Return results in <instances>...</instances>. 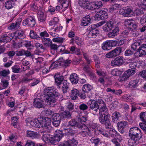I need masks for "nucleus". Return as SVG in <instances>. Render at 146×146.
Returning <instances> with one entry per match:
<instances>
[{
    "instance_id": "1",
    "label": "nucleus",
    "mask_w": 146,
    "mask_h": 146,
    "mask_svg": "<svg viewBox=\"0 0 146 146\" xmlns=\"http://www.w3.org/2000/svg\"><path fill=\"white\" fill-rule=\"evenodd\" d=\"M44 92L46 101L50 107H54L56 102V99L54 98L60 96V94L53 87L46 88L44 90Z\"/></svg>"
},
{
    "instance_id": "2",
    "label": "nucleus",
    "mask_w": 146,
    "mask_h": 146,
    "mask_svg": "<svg viewBox=\"0 0 146 146\" xmlns=\"http://www.w3.org/2000/svg\"><path fill=\"white\" fill-rule=\"evenodd\" d=\"M99 110V119L100 123L104 124L107 129L111 128V125L110 120V115L108 112V109L104 102V105L101 106Z\"/></svg>"
},
{
    "instance_id": "3",
    "label": "nucleus",
    "mask_w": 146,
    "mask_h": 146,
    "mask_svg": "<svg viewBox=\"0 0 146 146\" xmlns=\"http://www.w3.org/2000/svg\"><path fill=\"white\" fill-rule=\"evenodd\" d=\"M129 135L130 139L128 141V145L130 146H135L139 144V140L142 137L140 130L136 127L130 129Z\"/></svg>"
},
{
    "instance_id": "4",
    "label": "nucleus",
    "mask_w": 146,
    "mask_h": 146,
    "mask_svg": "<svg viewBox=\"0 0 146 146\" xmlns=\"http://www.w3.org/2000/svg\"><path fill=\"white\" fill-rule=\"evenodd\" d=\"M66 136H67L69 139L64 142V145L66 146H76L78 144L77 141L73 138L74 135L76 133L74 130L69 128L65 129L64 130Z\"/></svg>"
},
{
    "instance_id": "5",
    "label": "nucleus",
    "mask_w": 146,
    "mask_h": 146,
    "mask_svg": "<svg viewBox=\"0 0 146 146\" xmlns=\"http://www.w3.org/2000/svg\"><path fill=\"white\" fill-rule=\"evenodd\" d=\"M88 104L89 106V108L96 113L98 111L100 106L104 105V101L101 99L98 100H90Z\"/></svg>"
},
{
    "instance_id": "6",
    "label": "nucleus",
    "mask_w": 146,
    "mask_h": 146,
    "mask_svg": "<svg viewBox=\"0 0 146 146\" xmlns=\"http://www.w3.org/2000/svg\"><path fill=\"white\" fill-rule=\"evenodd\" d=\"M27 125L31 127L40 128L41 127V121L40 120V116L37 119L32 120L28 118L26 120Z\"/></svg>"
},
{
    "instance_id": "7",
    "label": "nucleus",
    "mask_w": 146,
    "mask_h": 146,
    "mask_svg": "<svg viewBox=\"0 0 146 146\" xmlns=\"http://www.w3.org/2000/svg\"><path fill=\"white\" fill-rule=\"evenodd\" d=\"M56 133L55 136L49 139L50 142L53 144L59 141L63 136V132L61 131H56Z\"/></svg>"
},
{
    "instance_id": "8",
    "label": "nucleus",
    "mask_w": 146,
    "mask_h": 146,
    "mask_svg": "<svg viewBox=\"0 0 146 146\" xmlns=\"http://www.w3.org/2000/svg\"><path fill=\"white\" fill-rule=\"evenodd\" d=\"M118 26V24L113 21L108 22L102 27L103 30L105 32L111 30L113 28H115Z\"/></svg>"
},
{
    "instance_id": "9",
    "label": "nucleus",
    "mask_w": 146,
    "mask_h": 146,
    "mask_svg": "<svg viewBox=\"0 0 146 146\" xmlns=\"http://www.w3.org/2000/svg\"><path fill=\"white\" fill-rule=\"evenodd\" d=\"M121 50L122 48L121 47H117L113 50L107 53L106 56L109 58L115 57L119 55L121 52Z\"/></svg>"
},
{
    "instance_id": "10",
    "label": "nucleus",
    "mask_w": 146,
    "mask_h": 146,
    "mask_svg": "<svg viewBox=\"0 0 146 146\" xmlns=\"http://www.w3.org/2000/svg\"><path fill=\"white\" fill-rule=\"evenodd\" d=\"M78 4L80 6L84 8L90 10L93 9L92 3L90 2L89 0H79Z\"/></svg>"
},
{
    "instance_id": "11",
    "label": "nucleus",
    "mask_w": 146,
    "mask_h": 146,
    "mask_svg": "<svg viewBox=\"0 0 146 146\" xmlns=\"http://www.w3.org/2000/svg\"><path fill=\"white\" fill-rule=\"evenodd\" d=\"M40 120L41 121V127L44 129H47L51 124V120L48 117L40 116Z\"/></svg>"
},
{
    "instance_id": "12",
    "label": "nucleus",
    "mask_w": 146,
    "mask_h": 146,
    "mask_svg": "<svg viewBox=\"0 0 146 146\" xmlns=\"http://www.w3.org/2000/svg\"><path fill=\"white\" fill-rule=\"evenodd\" d=\"M108 16L107 13L104 11H100L97 13L95 15V19L98 21L107 19Z\"/></svg>"
},
{
    "instance_id": "13",
    "label": "nucleus",
    "mask_w": 146,
    "mask_h": 146,
    "mask_svg": "<svg viewBox=\"0 0 146 146\" xmlns=\"http://www.w3.org/2000/svg\"><path fill=\"white\" fill-rule=\"evenodd\" d=\"M124 62L123 57L119 56L111 61V65L113 66H121L123 64Z\"/></svg>"
},
{
    "instance_id": "14",
    "label": "nucleus",
    "mask_w": 146,
    "mask_h": 146,
    "mask_svg": "<svg viewBox=\"0 0 146 146\" xmlns=\"http://www.w3.org/2000/svg\"><path fill=\"white\" fill-rule=\"evenodd\" d=\"M61 117L59 114L55 113L52 116V123L55 127L58 126L60 123Z\"/></svg>"
},
{
    "instance_id": "15",
    "label": "nucleus",
    "mask_w": 146,
    "mask_h": 146,
    "mask_svg": "<svg viewBox=\"0 0 146 146\" xmlns=\"http://www.w3.org/2000/svg\"><path fill=\"white\" fill-rule=\"evenodd\" d=\"M23 24L24 25H28L29 27H33L35 24V20L33 17H29L23 21Z\"/></svg>"
},
{
    "instance_id": "16",
    "label": "nucleus",
    "mask_w": 146,
    "mask_h": 146,
    "mask_svg": "<svg viewBox=\"0 0 146 146\" xmlns=\"http://www.w3.org/2000/svg\"><path fill=\"white\" fill-rule=\"evenodd\" d=\"M91 21V17L90 15H88L82 18L81 25L83 26H88L92 23Z\"/></svg>"
},
{
    "instance_id": "17",
    "label": "nucleus",
    "mask_w": 146,
    "mask_h": 146,
    "mask_svg": "<svg viewBox=\"0 0 146 146\" xmlns=\"http://www.w3.org/2000/svg\"><path fill=\"white\" fill-rule=\"evenodd\" d=\"M54 77L56 86L60 88V85L63 81L64 80V77L62 76H60L59 73H57L54 76Z\"/></svg>"
},
{
    "instance_id": "18",
    "label": "nucleus",
    "mask_w": 146,
    "mask_h": 146,
    "mask_svg": "<svg viewBox=\"0 0 146 146\" xmlns=\"http://www.w3.org/2000/svg\"><path fill=\"white\" fill-rule=\"evenodd\" d=\"M127 125V122L126 121L119 122L118 123V131L121 133H123L125 131L124 128Z\"/></svg>"
},
{
    "instance_id": "19",
    "label": "nucleus",
    "mask_w": 146,
    "mask_h": 146,
    "mask_svg": "<svg viewBox=\"0 0 146 146\" xmlns=\"http://www.w3.org/2000/svg\"><path fill=\"white\" fill-rule=\"evenodd\" d=\"M82 127L80 128H83L82 130L80 132L81 135L84 137L87 135H93L90 131H89L88 127H87L85 124H82Z\"/></svg>"
},
{
    "instance_id": "20",
    "label": "nucleus",
    "mask_w": 146,
    "mask_h": 146,
    "mask_svg": "<svg viewBox=\"0 0 146 146\" xmlns=\"http://www.w3.org/2000/svg\"><path fill=\"white\" fill-rule=\"evenodd\" d=\"M139 53V56H142L146 55V44H142L138 48L137 52Z\"/></svg>"
},
{
    "instance_id": "21",
    "label": "nucleus",
    "mask_w": 146,
    "mask_h": 146,
    "mask_svg": "<svg viewBox=\"0 0 146 146\" xmlns=\"http://www.w3.org/2000/svg\"><path fill=\"white\" fill-rule=\"evenodd\" d=\"M132 8H127L123 13L122 15L124 17H131L134 15V13L132 10Z\"/></svg>"
},
{
    "instance_id": "22",
    "label": "nucleus",
    "mask_w": 146,
    "mask_h": 146,
    "mask_svg": "<svg viewBox=\"0 0 146 146\" xmlns=\"http://www.w3.org/2000/svg\"><path fill=\"white\" fill-rule=\"evenodd\" d=\"M97 127L98 126L97 124L93 123L92 125H90L89 127H88L89 131L92 135H93L94 134L96 135L97 133L98 132V130L96 129Z\"/></svg>"
},
{
    "instance_id": "23",
    "label": "nucleus",
    "mask_w": 146,
    "mask_h": 146,
    "mask_svg": "<svg viewBox=\"0 0 146 146\" xmlns=\"http://www.w3.org/2000/svg\"><path fill=\"white\" fill-rule=\"evenodd\" d=\"M80 94L79 91L76 89H73L71 91L70 96L72 100H76Z\"/></svg>"
},
{
    "instance_id": "24",
    "label": "nucleus",
    "mask_w": 146,
    "mask_h": 146,
    "mask_svg": "<svg viewBox=\"0 0 146 146\" xmlns=\"http://www.w3.org/2000/svg\"><path fill=\"white\" fill-rule=\"evenodd\" d=\"M34 106L38 108H43V101L38 98H35L34 102Z\"/></svg>"
},
{
    "instance_id": "25",
    "label": "nucleus",
    "mask_w": 146,
    "mask_h": 146,
    "mask_svg": "<svg viewBox=\"0 0 146 146\" xmlns=\"http://www.w3.org/2000/svg\"><path fill=\"white\" fill-rule=\"evenodd\" d=\"M69 83L66 80L63 81L60 85V87H61L63 93H65L67 92V90L69 88Z\"/></svg>"
},
{
    "instance_id": "26",
    "label": "nucleus",
    "mask_w": 146,
    "mask_h": 146,
    "mask_svg": "<svg viewBox=\"0 0 146 146\" xmlns=\"http://www.w3.org/2000/svg\"><path fill=\"white\" fill-rule=\"evenodd\" d=\"M119 29L118 26L116 27L114 29L111 31L108 34V36L111 38H113L117 35V33L119 32Z\"/></svg>"
},
{
    "instance_id": "27",
    "label": "nucleus",
    "mask_w": 146,
    "mask_h": 146,
    "mask_svg": "<svg viewBox=\"0 0 146 146\" xmlns=\"http://www.w3.org/2000/svg\"><path fill=\"white\" fill-rule=\"evenodd\" d=\"M70 79L72 84H77L78 82V77L76 74L73 73L70 75Z\"/></svg>"
},
{
    "instance_id": "28",
    "label": "nucleus",
    "mask_w": 146,
    "mask_h": 146,
    "mask_svg": "<svg viewBox=\"0 0 146 146\" xmlns=\"http://www.w3.org/2000/svg\"><path fill=\"white\" fill-rule=\"evenodd\" d=\"M69 125L71 126L77 127L78 128H81L82 127V125L80 124L79 122H78L76 120L74 119H72L69 121L68 123Z\"/></svg>"
},
{
    "instance_id": "29",
    "label": "nucleus",
    "mask_w": 146,
    "mask_h": 146,
    "mask_svg": "<svg viewBox=\"0 0 146 146\" xmlns=\"http://www.w3.org/2000/svg\"><path fill=\"white\" fill-rule=\"evenodd\" d=\"M27 136L32 139H35L38 137V135L37 132L31 131H27Z\"/></svg>"
},
{
    "instance_id": "30",
    "label": "nucleus",
    "mask_w": 146,
    "mask_h": 146,
    "mask_svg": "<svg viewBox=\"0 0 146 146\" xmlns=\"http://www.w3.org/2000/svg\"><path fill=\"white\" fill-rule=\"evenodd\" d=\"M111 44L110 41L108 40L104 42L102 44V47L103 50H108L111 49Z\"/></svg>"
},
{
    "instance_id": "31",
    "label": "nucleus",
    "mask_w": 146,
    "mask_h": 146,
    "mask_svg": "<svg viewBox=\"0 0 146 146\" xmlns=\"http://www.w3.org/2000/svg\"><path fill=\"white\" fill-rule=\"evenodd\" d=\"M121 116V114L119 112L116 111L114 112L112 116L113 121L115 123L117 122Z\"/></svg>"
},
{
    "instance_id": "32",
    "label": "nucleus",
    "mask_w": 146,
    "mask_h": 146,
    "mask_svg": "<svg viewBox=\"0 0 146 146\" xmlns=\"http://www.w3.org/2000/svg\"><path fill=\"white\" fill-rule=\"evenodd\" d=\"M105 22H106L105 21V20H104L97 24L96 25H92L91 26H90L88 28L89 31L92 30L93 31L96 29H98L97 28L98 27L101 26Z\"/></svg>"
},
{
    "instance_id": "33",
    "label": "nucleus",
    "mask_w": 146,
    "mask_h": 146,
    "mask_svg": "<svg viewBox=\"0 0 146 146\" xmlns=\"http://www.w3.org/2000/svg\"><path fill=\"white\" fill-rule=\"evenodd\" d=\"M21 22V21L18 20L16 21L15 23H12L11 25L8 27V29L9 30L18 29L20 27Z\"/></svg>"
},
{
    "instance_id": "34",
    "label": "nucleus",
    "mask_w": 146,
    "mask_h": 146,
    "mask_svg": "<svg viewBox=\"0 0 146 146\" xmlns=\"http://www.w3.org/2000/svg\"><path fill=\"white\" fill-rule=\"evenodd\" d=\"M38 20L40 22H44L46 19L45 17L44 14V13L41 11H38Z\"/></svg>"
},
{
    "instance_id": "35",
    "label": "nucleus",
    "mask_w": 146,
    "mask_h": 146,
    "mask_svg": "<svg viewBox=\"0 0 146 146\" xmlns=\"http://www.w3.org/2000/svg\"><path fill=\"white\" fill-rule=\"evenodd\" d=\"M139 82L138 79L131 80L129 82V87L131 88H135L138 86V83Z\"/></svg>"
},
{
    "instance_id": "36",
    "label": "nucleus",
    "mask_w": 146,
    "mask_h": 146,
    "mask_svg": "<svg viewBox=\"0 0 146 146\" xmlns=\"http://www.w3.org/2000/svg\"><path fill=\"white\" fill-rule=\"evenodd\" d=\"M99 34V31L98 29H96L89 31L88 35L89 37L92 38L96 37Z\"/></svg>"
},
{
    "instance_id": "37",
    "label": "nucleus",
    "mask_w": 146,
    "mask_h": 146,
    "mask_svg": "<svg viewBox=\"0 0 146 146\" xmlns=\"http://www.w3.org/2000/svg\"><path fill=\"white\" fill-rule=\"evenodd\" d=\"M17 0H7L5 4L4 5L6 8L7 9H9L13 8L12 2L16 1Z\"/></svg>"
},
{
    "instance_id": "38",
    "label": "nucleus",
    "mask_w": 146,
    "mask_h": 146,
    "mask_svg": "<svg viewBox=\"0 0 146 146\" xmlns=\"http://www.w3.org/2000/svg\"><path fill=\"white\" fill-rule=\"evenodd\" d=\"M92 89V87L89 84H85L82 87V91L87 93Z\"/></svg>"
},
{
    "instance_id": "39",
    "label": "nucleus",
    "mask_w": 146,
    "mask_h": 146,
    "mask_svg": "<svg viewBox=\"0 0 146 146\" xmlns=\"http://www.w3.org/2000/svg\"><path fill=\"white\" fill-rule=\"evenodd\" d=\"M12 72L15 73H18L22 72L19 66L18 65H15L11 67Z\"/></svg>"
},
{
    "instance_id": "40",
    "label": "nucleus",
    "mask_w": 146,
    "mask_h": 146,
    "mask_svg": "<svg viewBox=\"0 0 146 146\" xmlns=\"http://www.w3.org/2000/svg\"><path fill=\"white\" fill-rule=\"evenodd\" d=\"M135 73L134 69H129L124 72L125 75L129 78L131 76L133 75Z\"/></svg>"
},
{
    "instance_id": "41",
    "label": "nucleus",
    "mask_w": 146,
    "mask_h": 146,
    "mask_svg": "<svg viewBox=\"0 0 146 146\" xmlns=\"http://www.w3.org/2000/svg\"><path fill=\"white\" fill-rule=\"evenodd\" d=\"M74 42L78 45H81V42L80 38L76 36L72 38L70 40V43H72Z\"/></svg>"
},
{
    "instance_id": "42",
    "label": "nucleus",
    "mask_w": 146,
    "mask_h": 146,
    "mask_svg": "<svg viewBox=\"0 0 146 146\" xmlns=\"http://www.w3.org/2000/svg\"><path fill=\"white\" fill-rule=\"evenodd\" d=\"M43 114L46 116H49L51 115H53L54 114V112L50 109L44 110L42 112Z\"/></svg>"
},
{
    "instance_id": "43",
    "label": "nucleus",
    "mask_w": 146,
    "mask_h": 146,
    "mask_svg": "<svg viewBox=\"0 0 146 146\" xmlns=\"http://www.w3.org/2000/svg\"><path fill=\"white\" fill-rule=\"evenodd\" d=\"M9 38V36H8L7 34H3L0 38V41L1 42H6L8 40V38Z\"/></svg>"
},
{
    "instance_id": "44",
    "label": "nucleus",
    "mask_w": 146,
    "mask_h": 146,
    "mask_svg": "<svg viewBox=\"0 0 146 146\" xmlns=\"http://www.w3.org/2000/svg\"><path fill=\"white\" fill-rule=\"evenodd\" d=\"M30 36L31 38L38 39L40 37L38 35L35 31L31 30L30 33Z\"/></svg>"
},
{
    "instance_id": "45",
    "label": "nucleus",
    "mask_w": 146,
    "mask_h": 146,
    "mask_svg": "<svg viewBox=\"0 0 146 146\" xmlns=\"http://www.w3.org/2000/svg\"><path fill=\"white\" fill-rule=\"evenodd\" d=\"M95 9H98L102 6V3L101 1H95L92 3Z\"/></svg>"
},
{
    "instance_id": "46",
    "label": "nucleus",
    "mask_w": 146,
    "mask_h": 146,
    "mask_svg": "<svg viewBox=\"0 0 146 146\" xmlns=\"http://www.w3.org/2000/svg\"><path fill=\"white\" fill-rule=\"evenodd\" d=\"M90 141L92 143L94 144L95 146H97L100 142V140L99 138L93 137L90 139Z\"/></svg>"
},
{
    "instance_id": "47",
    "label": "nucleus",
    "mask_w": 146,
    "mask_h": 146,
    "mask_svg": "<svg viewBox=\"0 0 146 146\" xmlns=\"http://www.w3.org/2000/svg\"><path fill=\"white\" fill-rule=\"evenodd\" d=\"M21 46H24L27 47H29L31 45V42L28 40H23L21 42Z\"/></svg>"
},
{
    "instance_id": "48",
    "label": "nucleus",
    "mask_w": 146,
    "mask_h": 146,
    "mask_svg": "<svg viewBox=\"0 0 146 146\" xmlns=\"http://www.w3.org/2000/svg\"><path fill=\"white\" fill-rule=\"evenodd\" d=\"M42 42L45 45L49 46L52 41L49 38H46L42 40Z\"/></svg>"
},
{
    "instance_id": "49",
    "label": "nucleus",
    "mask_w": 146,
    "mask_h": 146,
    "mask_svg": "<svg viewBox=\"0 0 146 146\" xmlns=\"http://www.w3.org/2000/svg\"><path fill=\"white\" fill-rule=\"evenodd\" d=\"M58 21V19L57 18L54 17L52 20L50 21L49 25L50 26L55 27Z\"/></svg>"
},
{
    "instance_id": "50",
    "label": "nucleus",
    "mask_w": 146,
    "mask_h": 146,
    "mask_svg": "<svg viewBox=\"0 0 146 146\" xmlns=\"http://www.w3.org/2000/svg\"><path fill=\"white\" fill-rule=\"evenodd\" d=\"M67 109L71 112H73L74 111V105L70 102H69L67 103Z\"/></svg>"
},
{
    "instance_id": "51",
    "label": "nucleus",
    "mask_w": 146,
    "mask_h": 146,
    "mask_svg": "<svg viewBox=\"0 0 146 146\" xmlns=\"http://www.w3.org/2000/svg\"><path fill=\"white\" fill-rule=\"evenodd\" d=\"M139 117L140 119L144 123H146V116L145 112H141L139 115Z\"/></svg>"
},
{
    "instance_id": "52",
    "label": "nucleus",
    "mask_w": 146,
    "mask_h": 146,
    "mask_svg": "<svg viewBox=\"0 0 146 146\" xmlns=\"http://www.w3.org/2000/svg\"><path fill=\"white\" fill-rule=\"evenodd\" d=\"M117 132L113 129L110 130L108 132V136H110L113 137H115L116 136Z\"/></svg>"
},
{
    "instance_id": "53",
    "label": "nucleus",
    "mask_w": 146,
    "mask_h": 146,
    "mask_svg": "<svg viewBox=\"0 0 146 146\" xmlns=\"http://www.w3.org/2000/svg\"><path fill=\"white\" fill-rule=\"evenodd\" d=\"M122 72L117 69H114L111 72L112 74L115 76H119L121 74Z\"/></svg>"
},
{
    "instance_id": "54",
    "label": "nucleus",
    "mask_w": 146,
    "mask_h": 146,
    "mask_svg": "<svg viewBox=\"0 0 146 146\" xmlns=\"http://www.w3.org/2000/svg\"><path fill=\"white\" fill-rule=\"evenodd\" d=\"M70 111H63L61 113L62 115L64 117L66 118H69L71 116V113Z\"/></svg>"
},
{
    "instance_id": "55",
    "label": "nucleus",
    "mask_w": 146,
    "mask_h": 146,
    "mask_svg": "<svg viewBox=\"0 0 146 146\" xmlns=\"http://www.w3.org/2000/svg\"><path fill=\"white\" fill-rule=\"evenodd\" d=\"M140 44L138 42H136L133 44L131 46V48L134 50H136L138 48H139Z\"/></svg>"
},
{
    "instance_id": "56",
    "label": "nucleus",
    "mask_w": 146,
    "mask_h": 146,
    "mask_svg": "<svg viewBox=\"0 0 146 146\" xmlns=\"http://www.w3.org/2000/svg\"><path fill=\"white\" fill-rule=\"evenodd\" d=\"M16 33L17 34V37L20 39H22L25 37L23 32L21 30L17 31Z\"/></svg>"
},
{
    "instance_id": "57",
    "label": "nucleus",
    "mask_w": 146,
    "mask_h": 146,
    "mask_svg": "<svg viewBox=\"0 0 146 146\" xmlns=\"http://www.w3.org/2000/svg\"><path fill=\"white\" fill-rule=\"evenodd\" d=\"M119 6L120 5L118 4H114L109 8V11L110 12H112L119 8Z\"/></svg>"
},
{
    "instance_id": "58",
    "label": "nucleus",
    "mask_w": 146,
    "mask_h": 146,
    "mask_svg": "<svg viewBox=\"0 0 146 146\" xmlns=\"http://www.w3.org/2000/svg\"><path fill=\"white\" fill-rule=\"evenodd\" d=\"M79 108L80 110L84 111L88 109V107L85 104L82 103L79 105Z\"/></svg>"
},
{
    "instance_id": "59",
    "label": "nucleus",
    "mask_w": 146,
    "mask_h": 146,
    "mask_svg": "<svg viewBox=\"0 0 146 146\" xmlns=\"http://www.w3.org/2000/svg\"><path fill=\"white\" fill-rule=\"evenodd\" d=\"M123 98L127 102H132L133 100L132 97L129 94H126L123 96Z\"/></svg>"
},
{
    "instance_id": "60",
    "label": "nucleus",
    "mask_w": 146,
    "mask_h": 146,
    "mask_svg": "<svg viewBox=\"0 0 146 146\" xmlns=\"http://www.w3.org/2000/svg\"><path fill=\"white\" fill-rule=\"evenodd\" d=\"M133 12L134 13V15H136L137 16H139L144 13L143 10L139 9H137L135 10Z\"/></svg>"
},
{
    "instance_id": "61",
    "label": "nucleus",
    "mask_w": 146,
    "mask_h": 146,
    "mask_svg": "<svg viewBox=\"0 0 146 146\" xmlns=\"http://www.w3.org/2000/svg\"><path fill=\"white\" fill-rule=\"evenodd\" d=\"M40 35L42 40L45 38V37H47L49 36L48 34L46 31L41 32L40 34Z\"/></svg>"
},
{
    "instance_id": "62",
    "label": "nucleus",
    "mask_w": 146,
    "mask_h": 146,
    "mask_svg": "<svg viewBox=\"0 0 146 146\" xmlns=\"http://www.w3.org/2000/svg\"><path fill=\"white\" fill-rule=\"evenodd\" d=\"M64 40L65 39L62 38L57 37L53 38L52 39V41L54 42L62 43L64 41Z\"/></svg>"
},
{
    "instance_id": "63",
    "label": "nucleus",
    "mask_w": 146,
    "mask_h": 146,
    "mask_svg": "<svg viewBox=\"0 0 146 146\" xmlns=\"http://www.w3.org/2000/svg\"><path fill=\"white\" fill-rule=\"evenodd\" d=\"M132 21H133V20L129 19L127 20H126L124 22V23L125 25L128 27L129 28H130L132 25H133V23Z\"/></svg>"
},
{
    "instance_id": "64",
    "label": "nucleus",
    "mask_w": 146,
    "mask_h": 146,
    "mask_svg": "<svg viewBox=\"0 0 146 146\" xmlns=\"http://www.w3.org/2000/svg\"><path fill=\"white\" fill-rule=\"evenodd\" d=\"M141 128L143 130L144 133L146 134V123H140L139 124Z\"/></svg>"
}]
</instances>
